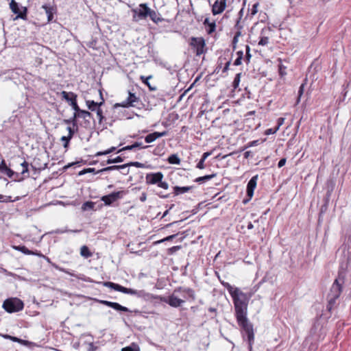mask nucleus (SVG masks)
<instances>
[{"mask_svg": "<svg viewBox=\"0 0 351 351\" xmlns=\"http://www.w3.org/2000/svg\"><path fill=\"white\" fill-rule=\"evenodd\" d=\"M151 8L146 3H141L138 8L133 9V21H138L141 19H145L148 17Z\"/></svg>", "mask_w": 351, "mask_h": 351, "instance_id": "39448f33", "label": "nucleus"}, {"mask_svg": "<svg viewBox=\"0 0 351 351\" xmlns=\"http://www.w3.org/2000/svg\"><path fill=\"white\" fill-rule=\"evenodd\" d=\"M23 307V302L16 298L7 299L3 304V308L8 313L19 312L21 311Z\"/></svg>", "mask_w": 351, "mask_h": 351, "instance_id": "20e7f679", "label": "nucleus"}, {"mask_svg": "<svg viewBox=\"0 0 351 351\" xmlns=\"http://www.w3.org/2000/svg\"><path fill=\"white\" fill-rule=\"evenodd\" d=\"M175 293H176L173 292V294H171L169 297H162L160 298V300L163 302L168 304L172 307H179L184 303L185 300L178 298L177 296L175 295Z\"/></svg>", "mask_w": 351, "mask_h": 351, "instance_id": "1a4fd4ad", "label": "nucleus"}, {"mask_svg": "<svg viewBox=\"0 0 351 351\" xmlns=\"http://www.w3.org/2000/svg\"><path fill=\"white\" fill-rule=\"evenodd\" d=\"M69 105L75 110V112H77L81 110L77 105V99L75 98L73 99V101H71V103H70Z\"/></svg>", "mask_w": 351, "mask_h": 351, "instance_id": "ea45409f", "label": "nucleus"}, {"mask_svg": "<svg viewBox=\"0 0 351 351\" xmlns=\"http://www.w3.org/2000/svg\"><path fill=\"white\" fill-rule=\"evenodd\" d=\"M269 43V38L267 36H263L261 38L259 42H258V45H262V46H265V45H267Z\"/></svg>", "mask_w": 351, "mask_h": 351, "instance_id": "c03bdc74", "label": "nucleus"}, {"mask_svg": "<svg viewBox=\"0 0 351 351\" xmlns=\"http://www.w3.org/2000/svg\"><path fill=\"white\" fill-rule=\"evenodd\" d=\"M140 102L139 97H136L135 94L129 92V95L125 101L120 104H116L115 106H121L123 108L136 107Z\"/></svg>", "mask_w": 351, "mask_h": 351, "instance_id": "9d476101", "label": "nucleus"}, {"mask_svg": "<svg viewBox=\"0 0 351 351\" xmlns=\"http://www.w3.org/2000/svg\"><path fill=\"white\" fill-rule=\"evenodd\" d=\"M230 63H231V61H230V60H228V61L225 63V66H224V68L223 69V73L226 72V71L229 69V66L230 65Z\"/></svg>", "mask_w": 351, "mask_h": 351, "instance_id": "680f3d73", "label": "nucleus"}, {"mask_svg": "<svg viewBox=\"0 0 351 351\" xmlns=\"http://www.w3.org/2000/svg\"><path fill=\"white\" fill-rule=\"evenodd\" d=\"M215 176H216V174L213 173L211 175H206L204 176L199 177L195 179V182H199V183L204 182L211 180L212 178H215Z\"/></svg>", "mask_w": 351, "mask_h": 351, "instance_id": "7c9ffc66", "label": "nucleus"}, {"mask_svg": "<svg viewBox=\"0 0 351 351\" xmlns=\"http://www.w3.org/2000/svg\"><path fill=\"white\" fill-rule=\"evenodd\" d=\"M10 8L12 12L17 14L16 18H20L22 19H26L27 16V8H23V11L21 12L19 10L18 3L14 0H11L10 3Z\"/></svg>", "mask_w": 351, "mask_h": 351, "instance_id": "f8f14e48", "label": "nucleus"}, {"mask_svg": "<svg viewBox=\"0 0 351 351\" xmlns=\"http://www.w3.org/2000/svg\"><path fill=\"white\" fill-rule=\"evenodd\" d=\"M100 303L112 308L113 309L118 311L130 312V311L125 306H121L117 302H110L107 300H100Z\"/></svg>", "mask_w": 351, "mask_h": 351, "instance_id": "4468645a", "label": "nucleus"}, {"mask_svg": "<svg viewBox=\"0 0 351 351\" xmlns=\"http://www.w3.org/2000/svg\"><path fill=\"white\" fill-rule=\"evenodd\" d=\"M258 175L253 176L248 182L247 184V195L248 197L247 199H244L243 200V203L246 204L253 197L254 189H256L257 180H258Z\"/></svg>", "mask_w": 351, "mask_h": 351, "instance_id": "6e6552de", "label": "nucleus"}, {"mask_svg": "<svg viewBox=\"0 0 351 351\" xmlns=\"http://www.w3.org/2000/svg\"><path fill=\"white\" fill-rule=\"evenodd\" d=\"M285 67L283 66L282 65H280L279 66V73H280V75H284L286 74L285 71Z\"/></svg>", "mask_w": 351, "mask_h": 351, "instance_id": "e2e57ef3", "label": "nucleus"}, {"mask_svg": "<svg viewBox=\"0 0 351 351\" xmlns=\"http://www.w3.org/2000/svg\"><path fill=\"white\" fill-rule=\"evenodd\" d=\"M112 171V167L111 166H109V167H105V168H103L100 170H98L97 171V173H102V172H105V171Z\"/></svg>", "mask_w": 351, "mask_h": 351, "instance_id": "13d9d810", "label": "nucleus"}, {"mask_svg": "<svg viewBox=\"0 0 351 351\" xmlns=\"http://www.w3.org/2000/svg\"><path fill=\"white\" fill-rule=\"evenodd\" d=\"M241 73H237L233 80L232 86L234 89H237L239 85Z\"/></svg>", "mask_w": 351, "mask_h": 351, "instance_id": "e433bc0d", "label": "nucleus"}, {"mask_svg": "<svg viewBox=\"0 0 351 351\" xmlns=\"http://www.w3.org/2000/svg\"><path fill=\"white\" fill-rule=\"evenodd\" d=\"M123 161V159L121 156H117L114 159H108L107 160V164H112V163H118L121 162Z\"/></svg>", "mask_w": 351, "mask_h": 351, "instance_id": "a19ab883", "label": "nucleus"}, {"mask_svg": "<svg viewBox=\"0 0 351 351\" xmlns=\"http://www.w3.org/2000/svg\"><path fill=\"white\" fill-rule=\"evenodd\" d=\"M226 7V0H216L212 8V12L214 15L221 14Z\"/></svg>", "mask_w": 351, "mask_h": 351, "instance_id": "ddd939ff", "label": "nucleus"}, {"mask_svg": "<svg viewBox=\"0 0 351 351\" xmlns=\"http://www.w3.org/2000/svg\"><path fill=\"white\" fill-rule=\"evenodd\" d=\"M127 165H128V167L129 166H134V167H138V168L144 167V165L143 163L139 162H131L130 163H128Z\"/></svg>", "mask_w": 351, "mask_h": 351, "instance_id": "3c124183", "label": "nucleus"}, {"mask_svg": "<svg viewBox=\"0 0 351 351\" xmlns=\"http://www.w3.org/2000/svg\"><path fill=\"white\" fill-rule=\"evenodd\" d=\"M286 161H287V160L285 158H281L278 163V167L279 168L282 167L286 164Z\"/></svg>", "mask_w": 351, "mask_h": 351, "instance_id": "4d7b16f0", "label": "nucleus"}, {"mask_svg": "<svg viewBox=\"0 0 351 351\" xmlns=\"http://www.w3.org/2000/svg\"><path fill=\"white\" fill-rule=\"evenodd\" d=\"M157 186L165 190L169 189V184L167 182L162 181V180L158 183Z\"/></svg>", "mask_w": 351, "mask_h": 351, "instance_id": "de8ad7c7", "label": "nucleus"}, {"mask_svg": "<svg viewBox=\"0 0 351 351\" xmlns=\"http://www.w3.org/2000/svg\"><path fill=\"white\" fill-rule=\"evenodd\" d=\"M3 173H5L8 177H9L10 178H12L14 175H16L17 178H19V173L14 172L13 170H12L10 168H8Z\"/></svg>", "mask_w": 351, "mask_h": 351, "instance_id": "58836bf2", "label": "nucleus"}, {"mask_svg": "<svg viewBox=\"0 0 351 351\" xmlns=\"http://www.w3.org/2000/svg\"><path fill=\"white\" fill-rule=\"evenodd\" d=\"M152 77V75H149L148 77H145V76H141V80H142V82L146 84L148 87H149V89L150 90H156V86H152L149 82V80L151 79Z\"/></svg>", "mask_w": 351, "mask_h": 351, "instance_id": "c85d7f7f", "label": "nucleus"}, {"mask_svg": "<svg viewBox=\"0 0 351 351\" xmlns=\"http://www.w3.org/2000/svg\"><path fill=\"white\" fill-rule=\"evenodd\" d=\"M64 123H66V124H71L72 123V125H73V127H75L76 128V131L78 129V126H77V118L75 115V113L73 114V116L69 119H64Z\"/></svg>", "mask_w": 351, "mask_h": 351, "instance_id": "72a5a7b5", "label": "nucleus"}, {"mask_svg": "<svg viewBox=\"0 0 351 351\" xmlns=\"http://www.w3.org/2000/svg\"><path fill=\"white\" fill-rule=\"evenodd\" d=\"M180 246H173L171 248L169 249V251L171 252V253H173L175 252H176L177 250H180Z\"/></svg>", "mask_w": 351, "mask_h": 351, "instance_id": "69168bd1", "label": "nucleus"}, {"mask_svg": "<svg viewBox=\"0 0 351 351\" xmlns=\"http://www.w3.org/2000/svg\"><path fill=\"white\" fill-rule=\"evenodd\" d=\"M278 130V127H276L274 128H269L265 131V134L267 135V136L270 135V134H274L276 133Z\"/></svg>", "mask_w": 351, "mask_h": 351, "instance_id": "a18cd8bd", "label": "nucleus"}, {"mask_svg": "<svg viewBox=\"0 0 351 351\" xmlns=\"http://www.w3.org/2000/svg\"><path fill=\"white\" fill-rule=\"evenodd\" d=\"M139 199H140V201H141V202H145V201L146 200V199H147V195H146V193H143L141 194V197H140V198H139Z\"/></svg>", "mask_w": 351, "mask_h": 351, "instance_id": "774afa93", "label": "nucleus"}, {"mask_svg": "<svg viewBox=\"0 0 351 351\" xmlns=\"http://www.w3.org/2000/svg\"><path fill=\"white\" fill-rule=\"evenodd\" d=\"M170 164L179 165L180 163V159L176 154H171L167 159Z\"/></svg>", "mask_w": 351, "mask_h": 351, "instance_id": "2f4dec72", "label": "nucleus"}, {"mask_svg": "<svg viewBox=\"0 0 351 351\" xmlns=\"http://www.w3.org/2000/svg\"><path fill=\"white\" fill-rule=\"evenodd\" d=\"M252 295V293H243L239 289H237L236 291L231 295L235 317L239 326L244 332V337H247L250 351L252 350V344L254 341L253 326L247 317L248 302Z\"/></svg>", "mask_w": 351, "mask_h": 351, "instance_id": "f257e3e1", "label": "nucleus"}, {"mask_svg": "<svg viewBox=\"0 0 351 351\" xmlns=\"http://www.w3.org/2000/svg\"><path fill=\"white\" fill-rule=\"evenodd\" d=\"M95 207V203L93 202H86L82 206L83 210H93Z\"/></svg>", "mask_w": 351, "mask_h": 351, "instance_id": "f704fd0d", "label": "nucleus"}, {"mask_svg": "<svg viewBox=\"0 0 351 351\" xmlns=\"http://www.w3.org/2000/svg\"><path fill=\"white\" fill-rule=\"evenodd\" d=\"M67 130L69 132V134H68L69 138H72L73 135H74V134H75V130L74 129L71 128V127H68L67 128Z\"/></svg>", "mask_w": 351, "mask_h": 351, "instance_id": "6e6d98bb", "label": "nucleus"}, {"mask_svg": "<svg viewBox=\"0 0 351 351\" xmlns=\"http://www.w3.org/2000/svg\"><path fill=\"white\" fill-rule=\"evenodd\" d=\"M80 255L85 258H88L93 256V253L86 245H83L80 248Z\"/></svg>", "mask_w": 351, "mask_h": 351, "instance_id": "bb28decb", "label": "nucleus"}, {"mask_svg": "<svg viewBox=\"0 0 351 351\" xmlns=\"http://www.w3.org/2000/svg\"><path fill=\"white\" fill-rule=\"evenodd\" d=\"M148 16L156 24H158L159 23L162 21H166V19L162 18L160 13L152 9L149 11ZM167 21H168L167 20Z\"/></svg>", "mask_w": 351, "mask_h": 351, "instance_id": "f3484780", "label": "nucleus"}, {"mask_svg": "<svg viewBox=\"0 0 351 351\" xmlns=\"http://www.w3.org/2000/svg\"><path fill=\"white\" fill-rule=\"evenodd\" d=\"M99 94H100V97L101 99V101L100 102H95L93 100H86V104L88 108L90 110H91V111L96 110L97 111V109L98 108H100V106L104 104V99L102 97V93H101V90H99Z\"/></svg>", "mask_w": 351, "mask_h": 351, "instance_id": "dca6fc26", "label": "nucleus"}, {"mask_svg": "<svg viewBox=\"0 0 351 351\" xmlns=\"http://www.w3.org/2000/svg\"><path fill=\"white\" fill-rule=\"evenodd\" d=\"M306 82H307V79L305 78L304 80V82L300 85V86L299 88L298 96L297 101H296L297 104H299L300 101V98L304 91V86H306Z\"/></svg>", "mask_w": 351, "mask_h": 351, "instance_id": "c756f323", "label": "nucleus"}, {"mask_svg": "<svg viewBox=\"0 0 351 351\" xmlns=\"http://www.w3.org/2000/svg\"><path fill=\"white\" fill-rule=\"evenodd\" d=\"M96 112L99 119V125H101L103 129L107 128L106 119L103 114L102 110L100 108H98Z\"/></svg>", "mask_w": 351, "mask_h": 351, "instance_id": "a211bd4d", "label": "nucleus"}, {"mask_svg": "<svg viewBox=\"0 0 351 351\" xmlns=\"http://www.w3.org/2000/svg\"><path fill=\"white\" fill-rule=\"evenodd\" d=\"M149 146L148 145H145L143 146V143H141V142H135L134 144L131 145H128V146H125L123 148L119 149L118 151V153L123 151V150H132L136 147H140L141 149H147L148 148Z\"/></svg>", "mask_w": 351, "mask_h": 351, "instance_id": "5701e85b", "label": "nucleus"}, {"mask_svg": "<svg viewBox=\"0 0 351 351\" xmlns=\"http://www.w3.org/2000/svg\"><path fill=\"white\" fill-rule=\"evenodd\" d=\"M86 173H97V171H95V168H87V169H84L82 170L81 171H80L79 172V175L82 176V175H84V174H85Z\"/></svg>", "mask_w": 351, "mask_h": 351, "instance_id": "79ce46f5", "label": "nucleus"}, {"mask_svg": "<svg viewBox=\"0 0 351 351\" xmlns=\"http://www.w3.org/2000/svg\"><path fill=\"white\" fill-rule=\"evenodd\" d=\"M112 167V170H119V169H125V172H122V174L127 175L129 173L128 165H113Z\"/></svg>", "mask_w": 351, "mask_h": 351, "instance_id": "473e14b6", "label": "nucleus"}, {"mask_svg": "<svg viewBox=\"0 0 351 351\" xmlns=\"http://www.w3.org/2000/svg\"><path fill=\"white\" fill-rule=\"evenodd\" d=\"M8 169V167H7L6 165V163L5 162L4 160H2V161L0 163V171L1 173H3L4 171H5L7 169Z\"/></svg>", "mask_w": 351, "mask_h": 351, "instance_id": "8fccbe9b", "label": "nucleus"}, {"mask_svg": "<svg viewBox=\"0 0 351 351\" xmlns=\"http://www.w3.org/2000/svg\"><path fill=\"white\" fill-rule=\"evenodd\" d=\"M167 134V131H164L162 132H154L153 133L149 134L145 137V141L147 143H151L156 141L157 138L165 136Z\"/></svg>", "mask_w": 351, "mask_h": 351, "instance_id": "2eb2a0df", "label": "nucleus"}, {"mask_svg": "<svg viewBox=\"0 0 351 351\" xmlns=\"http://www.w3.org/2000/svg\"><path fill=\"white\" fill-rule=\"evenodd\" d=\"M221 283H222L223 286L226 289H227V290L228 291V292H229V293L230 294V295H231L232 294H233V293L236 291L237 289H238L237 287H232L230 283H228V282H222Z\"/></svg>", "mask_w": 351, "mask_h": 351, "instance_id": "c9c22d12", "label": "nucleus"}, {"mask_svg": "<svg viewBox=\"0 0 351 351\" xmlns=\"http://www.w3.org/2000/svg\"><path fill=\"white\" fill-rule=\"evenodd\" d=\"M193 189V186H176L173 187L174 195H179L182 193L189 192Z\"/></svg>", "mask_w": 351, "mask_h": 351, "instance_id": "4be33fe9", "label": "nucleus"}, {"mask_svg": "<svg viewBox=\"0 0 351 351\" xmlns=\"http://www.w3.org/2000/svg\"><path fill=\"white\" fill-rule=\"evenodd\" d=\"M212 154V152H204L202 156V160H206V159L210 156V155Z\"/></svg>", "mask_w": 351, "mask_h": 351, "instance_id": "bf43d9fd", "label": "nucleus"}, {"mask_svg": "<svg viewBox=\"0 0 351 351\" xmlns=\"http://www.w3.org/2000/svg\"><path fill=\"white\" fill-rule=\"evenodd\" d=\"M42 8L44 9L45 11V13L47 16L48 21L49 22L51 21L53 18V12H54L53 8L45 4L42 6Z\"/></svg>", "mask_w": 351, "mask_h": 351, "instance_id": "b1692460", "label": "nucleus"}, {"mask_svg": "<svg viewBox=\"0 0 351 351\" xmlns=\"http://www.w3.org/2000/svg\"><path fill=\"white\" fill-rule=\"evenodd\" d=\"M176 292H182L189 296V298L194 300L195 299V291L191 289V288H183V287H178L174 290V293Z\"/></svg>", "mask_w": 351, "mask_h": 351, "instance_id": "aec40b11", "label": "nucleus"}, {"mask_svg": "<svg viewBox=\"0 0 351 351\" xmlns=\"http://www.w3.org/2000/svg\"><path fill=\"white\" fill-rule=\"evenodd\" d=\"M122 351H139V348H138V346L134 345L132 347L128 346V347L123 348L122 349Z\"/></svg>", "mask_w": 351, "mask_h": 351, "instance_id": "49530a36", "label": "nucleus"}, {"mask_svg": "<svg viewBox=\"0 0 351 351\" xmlns=\"http://www.w3.org/2000/svg\"><path fill=\"white\" fill-rule=\"evenodd\" d=\"M75 113V115L76 117V118H82L84 119H91L93 118V115L92 114L88 112V111H86V110H80L79 112H74Z\"/></svg>", "mask_w": 351, "mask_h": 351, "instance_id": "a878e982", "label": "nucleus"}, {"mask_svg": "<svg viewBox=\"0 0 351 351\" xmlns=\"http://www.w3.org/2000/svg\"><path fill=\"white\" fill-rule=\"evenodd\" d=\"M204 162L205 160L200 159V160L197 164L196 167L199 169H204L205 168Z\"/></svg>", "mask_w": 351, "mask_h": 351, "instance_id": "864d4df0", "label": "nucleus"}, {"mask_svg": "<svg viewBox=\"0 0 351 351\" xmlns=\"http://www.w3.org/2000/svg\"><path fill=\"white\" fill-rule=\"evenodd\" d=\"M190 45L195 51L196 56H200L204 53L205 42L202 38L192 37L191 38Z\"/></svg>", "mask_w": 351, "mask_h": 351, "instance_id": "0eeeda50", "label": "nucleus"}, {"mask_svg": "<svg viewBox=\"0 0 351 351\" xmlns=\"http://www.w3.org/2000/svg\"><path fill=\"white\" fill-rule=\"evenodd\" d=\"M124 195L123 191L112 192L109 195L102 196L101 200L104 202L106 206H110L118 199L123 198Z\"/></svg>", "mask_w": 351, "mask_h": 351, "instance_id": "423d86ee", "label": "nucleus"}, {"mask_svg": "<svg viewBox=\"0 0 351 351\" xmlns=\"http://www.w3.org/2000/svg\"><path fill=\"white\" fill-rule=\"evenodd\" d=\"M84 346L86 347V348L88 350V351H94L95 348L94 346V344L93 343H88L86 345H84Z\"/></svg>", "mask_w": 351, "mask_h": 351, "instance_id": "5fc2aeb1", "label": "nucleus"}, {"mask_svg": "<svg viewBox=\"0 0 351 351\" xmlns=\"http://www.w3.org/2000/svg\"><path fill=\"white\" fill-rule=\"evenodd\" d=\"M16 250L27 254V255H38V256H42L41 254L34 252L33 251L29 250L24 245H19L14 247Z\"/></svg>", "mask_w": 351, "mask_h": 351, "instance_id": "393cba45", "label": "nucleus"}, {"mask_svg": "<svg viewBox=\"0 0 351 351\" xmlns=\"http://www.w3.org/2000/svg\"><path fill=\"white\" fill-rule=\"evenodd\" d=\"M208 27H209V29L208 30V34H211L215 31L216 25H215V22H212V23H209Z\"/></svg>", "mask_w": 351, "mask_h": 351, "instance_id": "603ef678", "label": "nucleus"}, {"mask_svg": "<svg viewBox=\"0 0 351 351\" xmlns=\"http://www.w3.org/2000/svg\"><path fill=\"white\" fill-rule=\"evenodd\" d=\"M164 178L162 172L149 173L145 176V182L147 184H158Z\"/></svg>", "mask_w": 351, "mask_h": 351, "instance_id": "9b49d317", "label": "nucleus"}, {"mask_svg": "<svg viewBox=\"0 0 351 351\" xmlns=\"http://www.w3.org/2000/svg\"><path fill=\"white\" fill-rule=\"evenodd\" d=\"M21 167V174L24 176L25 177H27L29 175H28V171H29V169H28V167H29V164L27 161L24 160L23 162H21L20 164Z\"/></svg>", "mask_w": 351, "mask_h": 351, "instance_id": "cd10ccee", "label": "nucleus"}, {"mask_svg": "<svg viewBox=\"0 0 351 351\" xmlns=\"http://www.w3.org/2000/svg\"><path fill=\"white\" fill-rule=\"evenodd\" d=\"M258 3H255V4L253 5V7H252V10H251V14H252V15H254V14H256L257 13V7H258Z\"/></svg>", "mask_w": 351, "mask_h": 351, "instance_id": "052dcab7", "label": "nucleus"}, {"mask_svg": "<svg viewBox=\"0 0 351 351\" xmlns=\"http://www.w3.org/2000/svg\"><path fill=\"white\" fill-rule=\"evenodd\" d=\"M105 285L113 289L115 291L125 293V294H130L132 295H135L138 298H146L148 296V293H147L144 290H135L130 288H127L125 287H123L119 284H116L111 282H108L105 283Z\"/></svg>", "mask_w": 351, "mask_h": 351, "instance_id": "7ed1b4c3", "label": "nucleus"}, {"mask_svg": "<svg viewBox=\"0 0 351 351\" xmlns=\"http://www.w3.org/2000/svg\"><path fill=\"white\" fill-rule=\"evenodd\" d=\"M0 202H12L11 196H4L3 195H0Z\"/></svg>", "mask_w": 351, "mask_h": 351, "instance_id": "09e8293b", "label": "nucleus"}, {"mask_svg": "<svg viewBox=\"0 0 351 351\" xmlns=\"http://www.w3.org/2000/svg\"><path fill=\"white\" fill-rule=\"evenodd\" d=\"M343 282V279L339 277L335 279L330 287V292L327 296L328 304L326 306V308L329 312H331L337 306V300L342 292V285Z\"/></svg>", "mask_w": 351, "mask_h": 351, "instance_id": "f03ea898", "label": "nucleus"}, {"mask_svg": "<svg viewBox=\"0 0 351 351\" xmlns=\"http://www.w3.org/2000/svg\"><path fill=\"white\" fill-rule=\"evenodd\" d=\"M176 237V234H172V235H170V236H168L162 239H160V240H158L157 241H155L154 242V244L155 245H157V244H159V243H162L165 241H171L173 240L175 237Z\"/></svg>", "mask_w": 351, "mask_h": 351, "instance_id": "4c0bfd02", "label": "nucleus"}, {"mask_svg": "<svg viewBox=\"0 0 351 351\" xmlns=\"http://www.w3.org/2000/svg\"><path fill=\"white\" fill-rule=\"evenodd\" d=\"M242 27H243L240 25V19H238L237 21L236 25H234V28L237 30H241Z\"/></svg>", "mask_w": 351, "mask_h": 351, "instance_id": "338daca9", "label": "nucleus"}, {"mask_svg": "<svg viewBox=\"0 0 351 351\" xmlns=\"http://www.w3.org/2000/svg\"><path fill=\"white\" fill-rule=\"evenodd\" d=\"M60 94L62 99L66 100L69 104L71 103V101H73L74 98L77 99V95L73 92H66L63 90Z\"/></svg>", "mask_w": 351, "mask_h": 351, "instance_id": "412c9836", "label": "nucleus"}, {"mask_svg": "<svg viewBox=\"0 0 351 351\" xmlns=\"http://www.w3.org/2000/svg\"><path fill=\"white\" fill-rule=\"evenodd\" d=\"M10 340L14 341V342L19 343L20 344H21L23 346H27V347H29V348L36 346V343H33V342H31V341H27V340H23V339H19V338H18L16 337L12 336L11 338H10Z\"/></svg>", "mask_w": 351, "mask_h": 351, "instance_id": "6ab92c4d", "label": "nucleus"}, {"mask_svg": "<svg viewBox=\"0 0 351 351\" xmlns=\"http://www.w3.org/2000/svg\"><path fill=\"white\" fill-rule=\"evenodd\" d=\"M71 138H69V136H62L61 141L64 142L63 146H64V148H66L69 146V141H71Z\"/></svg>", "mask_w": 351, "mask_h": 351, "instance_id": "37998d69", "label": "nucleus"}, {"mask_svg": "<svg viewBox=\"0 0 351 351\" xmlns=\"http://www.w3.org/2000/svg\"><path fill=\"white\" fill-rule=\"evenodd\" d=\"M285 121V118H282V117H280L278 119V125L276 127H278V129L280 128V127L283 124Z\"/></svg>", "mask_w": 351, "mask_h": 351, "instance_id": "0e129e2a", "label": "nucleus"}]
</instances>
